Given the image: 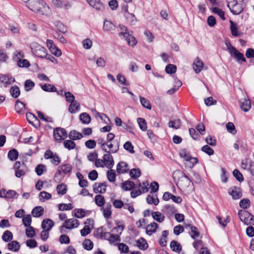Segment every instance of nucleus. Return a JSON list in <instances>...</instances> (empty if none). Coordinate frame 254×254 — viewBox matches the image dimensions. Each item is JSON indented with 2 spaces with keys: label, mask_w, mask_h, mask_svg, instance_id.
Instances as JSON below:
<instances>
[{
  "label": "nucleus",
  "mask_w": 254,
  "mask_h": 254,
  "mask_svg": "<svg viewBox=\"0 0 254 254\" xmlns=\"http://www.w3.org/2000/svg\"><path fill=\"white\" fill-rule=\"evenodd\" d=\"M27 6L33 11L49 16L51 12L50 7L43 0H28Z\"/></svg>",
  "instance_id": "1"
},
{
  "label": "nucleus",
  "mask_w": 254,
  "mask_h": 254,
  "mask_svg": "<svg viewBox=\"0 0 254 254\" xmlns=\"http://www.w3.org/2000/svg\"><path fill=\"white\" fill-rule=\"evenodd\" d=\"M57 190L58 194L64 195L66 192V186L64 184L59 185L57 187Z\"/></svg>",
  "instance_id": "52"
},
{
  "label": "nucleus",
  "mask_w": 254,
  "mask_h": 254,
  "mask_svg": "<svg viewBox=\"0 0 254 254\" xmlns=\"http://www.w3.org/2000/svg\"><path fill=\"white\" fill-rule=\"evenodd\" d=\"M146 201L148 204H154L157 205L159 203V200L157 195L149 194L146 198Z\"/></svg>",
  "instance_id": "35"
},
{
  "label": "nucleus",
  "mask_w": 254,
  "mask_h": 254,
  "mask_svg": "<svg viewBox=\"0 0 254 254\" xmlns=\"http://www.w3.org/2000/svg\"><path fill=\"white\" fill-rule=\"evenodd\" d=\"M137 123L140 128L143 130L145 131L147 129V125L145 120L143 118H139L137 119Z\"/></svg>",
  "instance_id": "55"
},
{
  "label": "nucleus",
  "mask_w": 254,
  "mask_h": 254,
  "mask_svg": "<svg viewBox=\"0 0 254 254\" xmlns=\"http://www.w3.org/2000/svg\"><path fill=\"white\" fill-rule=\"evenodd\" d=\"M86 1L91 6L97 10H102L104 9V5L100 0H86Z\"/></svg>",
  "instance_id": "19"
},
{
  "label": "nucleus",
  "mask_w": 254,
  "mask_h": 254,
  "mask_svg": "<svg viewBox=\"0 0 254 254\" xmlns=\"http://www.w3.org/2000/svg\"><path fill=\"white\" fill-rule=\"evenodd\" d=\"M111 153H107L103 155V159L105 166L108 169H111L114 164V161Z\"/></svg>",
  "instance_id": "15"
},
{
  "label": "nucleus",
  "mask_w": 254,
  "mask_h": 254,
  "mask_svg": "<svg viewBox=\"0 0 254 254\" xmlns=\"http://www.w3.org/2000/svg\"><path fill=\"white\" fill-rule=\"evenodd\" d=\"M64 145L65 148L71 150L75 147V143L71 140H65L64 141Z\"/></svg>",
  "instance_id": "53"
},
{
  "label": "nucleus",
  "mask_w": 254,
  "mask_h": 254,
  "mask_svg": "<svg viewBox=\"0 0 254 254\" xmlns=\"http://www.w3.org/2000/svg\"><path fill=\"white\" fill-rule=\"evenodd\" d=\"M230 29L232 35L235 37L241 36L242 33L239 30L237 24L231 20L230 21Z\"/></svg>",
  "instance_id": "21"
},
{
  "label": "nucleus",
  "mask_w": 254,
  "mask_h": 254,
  "mask_svg": "<svg viewBox=\"0 0 254 254\" xmlns=\"http://www.w3.org/2000/svg\"><path fill=\"white\" fill-rule=\"evenodd\" d=\"M129 174L132 179H136L141 175V172L139 169H132L130 171Z\"/></svg>",
  "instance_id": "60"
},
{
  "label": "nucleus",
  "mask_w": 254,
  "mask_h": 254,
  "mask_svg": "<svg viewBox=\"0 0 254 254\" xmlns=\"http://www.w3.org/2000/svg\"><path fill=\"white\" fill-rule=\"evenodd\" d=\"M122 10L124 11V15L128 23L130 25H134L136 22V18L133 13H130L128 10L127 4L122 6Z\"/></svg>",
  "instance_id": "8"
},
{
  "label": "nucleus",
  "mask_w": 254,
  "mask_h": 254,
  "mask_svg": "<svg viewBox=\"0 0 254 254\" xmlns=\"http://www.w3.org/2000/svg\"><path fill=\"white\" fill-rule=\"evenodd\" d=\"M41 88L42 90L46 92H57L56 87L50 84H45L41 86Z\"/></svg>",
  "instance_id": "43"
},
{
  "label": "nucleus",
  "mask_w": 254,
  "mask_h": 254,
  "mask_svg": "<svg viewBox=\"0 0 254 254\" xmlns=\"http://www.w3.org/2000/svg\"><path fill=\"white\" fill-rule=\"evenodd\" d=\"M11 96L14 98H17L20 95V90L18 86H12L10 90Z\"/></svg>",
  "instance_id": "45"
},
{
  "label": "nucleus",
  "mask_w": 254,
  "mask_h": 254,
  "mask_svg": "<svg viewBox=\"0 0 254 254\" xmlns=\"http://www.w3.org/2000/svg\"><path fill=\"white\" fill-rule=\"evenodd\" d=\"M106 183H95L93 186V190L95 193H103L106 191Z\"/></svg>",
  "instance_id": "18"
},
{
  "label": "nucleus",
  "mask_w": 254,
  "mask_h": 254,
  "mask_svg": "<svg viewBox=\"0 0 254 254\" xmlns=\"http://www.w3.org/2000/svg\"><path fill=\"white\" fill-rule=\"evenodd\" d=\"M92 45L93 42L92 40L89 38H86L82 41L83 47L85 49H90L92 47Z\"/></svg>",
  "instance_id": "63"
},
{
  "label": "nucleus",
  "mask_w": 254,
  "mask_h": 254,
  "mask_svg": "<svg viewBox=\"0 0 254 254\" xmlns=\"http://www.w3.org/2000/svg\"><path fill=\"white\" fill-rule=\"evenodd\" d=\"M74 211L75 212L74 214V216L78 218H83L86 214H89L90 213V211L85 210L82 208L75 209Z\"/></svg>",
  "instance_id": "25"
},
{
  "label": "nucleus",
  "mask_w": 254,
  "mask_h": 254,
  "mask_svg": "<svg viewBox=\"0 0 254 254\" xmlns=\"http://www.w3.org/2000/svg\"><path fill=\"white\" fill-rule=\"evenodd\" d=\"M111 205L109 203L107 204L105 207L101 208V210L103 211L104 217L108 219L111 215Z\"/></svg>",
  "instance_id": "27"
},
{
  "label": "nucleus",
  "mask_w": 254,
  "mask_h": 254,
  "mask_svg": "<svg viewBox=\"0 0 254 254\" xmlns=\"http://www.w3.org/2000/svg\"><path fill=\"white\" fill-rule=\"evenodd\" d=\"M107 176L109 182L114 183L116 181V175L115 170L110 169L107 171Z\"/></svg>",
  "instance_id": "40"
},
{
  "label": "nucleus",
  "mask_w": 254,
  "mask_h": 254,
  "mask_svg": "<svg viewBox=\"0 0 254 254\" xmlns=\"http://www.w3.org/2000/svg\"><path fill=\"white\" fill-rule=\"evenodd\" d=\"M12 234L10 231L8 230L5 231L2 236V240L5 242H9L12 240Z\"/></svg>",
  "instance_id": "42"
},
{
  "label": "nucleus",
  "mask_w": 254,
  "mask_h": 254,
  "mask_svg": "<svg viewBox=\"0 0 254 254\" xmlns=\"http://www.w3.org/2000/svg\"><path fill=\"white\" fill-rule=\"evenodd\" d=\"M238 215L241 221L245 224L248 225L250 224V218H253V215L245 210H241L238 212Z\"/></svg>",
  "instance_id": "12"
},
{
  "label": "nucleus",
  "mask_w": 254,
  "mask_h": 254,
  "mask_svg": "<svg viewBox=\"0 0 254 254\" xmlns=\"http://www.w3.org/2000/svg\"><path fill=\"white\" fill-rule=\"evenodd\" d=\"M45 158L46 159H51V162L54 165L57 166L61 162L60 158L56 153H54L51 150H47L45 153Z\"/></svg>",
  "instance_id": "10"
},
{
  "label": "nucleus",
  "mask_w": 254,
  "mask_h": 254,
  "mask_svg": "<svg viewBox=\"0 0 254 254\" xmlns=\"http://www.w3.org/2000/svg\"><path fill=\"white\" fill-rule=\"evenodd\" d=\"M79 104L76 101H75L72 103H70V104L69 106L68 111L70 113L73 114L75 113L76 111H79Z\"/></svg>",
  "instance_id": "30"
},
{
  "label": "nucleus",
  "mask_w": 254,
  "mask_h": 254,
  "mask_svg": "<svg viewBox=\"0 0 254 254\" xmlns=\"http://www.w3.org/2000/svg\"><path fill=\"white\" fill-rule=\"evenodd\" d=\"M203 64L198 58H196L193 64V68L195 73H198L202 70Z\"/></svg>",
  "instance_id": "20"
},
{
  "label": "nucleus",
  "mask_w": 254,
  "mask_h": 254,
  "mask_svg": "<svg viewBox=\"0 0 254 254\" xmlns=\"http://www.w3.org/2000/svg\"><path fill=\"white\" fill-rule=\"evenodd\" d=\"M72 208L73 206L71 203H61L58 206V208L60 211L69 210Z\"/></svg>",
  "instance_id": "54"
},
{
  "label": "nucleus",
  "mask_w": 254,
  "mask_h": 254,
  "mask_svg": "<svg viewBox=\"0 0 254 254\" xmlns=\"http://www.w3.org/2000/svg\"><path fill=\"white\" fill-rule=\"evenodd\" d=\"M71 169L72 167L69 164H65L61 165L55 175V180L56 182H60L62 178L61 173L62 172L64 174L69 173L71 172Z\"/></svg>",
  "instance_id": "5"
},
{
  "label": "nucleus",
  "mask_w": 254,
  "mask_h": 254,
  "mask_svg": "<svg viewBox=\"0 0 254 254\" xmlns=\"http://www.w3.org/2000/svg\"><path fill=\"white\" fill-rule=\"evenodd\" d=\"M240 107L241 109L244 112H248L251 107V102L246 98L242 99L240 101Z\"/></svg>",
  "instance_id": "22"
},
{
  "label": "nucleus",
  "mask_w": 254,
  "mask_h": 254,
  "mask_svg": "<svg viewBox=\"0 0 254 254\" xmlns=\"http://www.w3.org/2000/svg\"><path fill=\"white\" fill-rule=\"evenodd\" d=\"M14 168L15 169V175L17 178L24 176L28 171L26 165L24 163H21L19 161H16L15 163Z\"/></svg>",
  "instance_id": "6"
},
{
  "label": "nucleus",
  "mask_w": 254,
  "mask_h": 254,
  "mask_svg": "<svg viewBox=\"0 0 254 254\" xmlns=\"http://www.w3.org/2000/svg\"><path fill=\"white\" fill-rule=\"evenodd\" d=\"M233 175L234 177L236 179L237 181L240 182H242L244 181V177L243 175L241 173L238 169H235L233 172Z\"/></svg>",
  "instance_id": "58"
},
{
  "label": "nucleus",
  "mask_w": 254,
  "mask_h": 254,
  "mask_svg": "<svg viewBox=\"0 0 254 254\" xmlns=\"http://www.w3.org/2000/svg\"><path fill=\"white\" fill-rule=\"evenodd\" d=\"M32 53L37 57L44 58L46 56V50L36 42H32L30 44Z\"/></svg>",
  "instance_id": "4"
},
{
  "label": "nucleus",
  "mask_w": 254,
  "mask_h": 254,
  "mask_svg": "<svg viewBox=\"0 0 254 254\" xmlns=\"http://www.w3.org/2000/svg\"><path fill=\"white\" fill-rule=\"evenodd\" d=\"M177 67L175 65L172 64H168L165 68V71L167 73L172 74L176 72Z\"/></svg>",
  "instance_id": "59"
},
{
  "label": "nucleus",
  "mask_w": 254,
  "mask_h": 254,
  "mask_svg": "<svg viewBox=\"0 0 254 254\" xmlns=\"http://www.w3.org/2000/svg\"><path fill=\"white\" fill-rule=\"evenodd\" d=\"M68 136L71 140H77L83 137V135L81 133L73 130L69 132Z\"/></svg>",
  "instance_id": "34"
},
{
  "label": "nucleus",
  "mask_w": 254,
  "mask_h": 254,
  "mask_svg": "<svg viewBox=\"0 0 254 254\" xmlns=\"http://www.w3.org/2000/svg\"><path fill=\"white\" fill-rule=\"evenodd\" d=\"M38 117L39 119L46 122H52V118L49 117H46L41 111H37Z\"/></svg>",
  "instance_id": "57"
},
{
  "label": "nucleus",
  "mask_w": 254,
  "mask_h": 254,
  "mask_svg": "<svg viewBox=\"0 0 254 254\" xmlns=\"http://www.w3.org/2000/svg\"><path fill=\"white\" fill-rule=\"evenodd\" d=\"M97 232L98 234L99 235L100 238L107 240H108L109 236H110V233L109 232H104L103 228L102 227L97 229Z\"/></svg>",
  "instance_id": "44"
},
{
  "label": "nucleus",
  "mask_w": 254,
  "mask_h": 254,
  "mask_svg": "<svg viewBox=\"0 0 254 254\" xmlns=\"http://www.w3.org/2000/svg\"><path fill=\"white\" fill-rule=\"evenodd\" d=\"M151 214L153 219L159 223L164 220V215L160 212H152Z\"/></svg>",
  "instance_id": "36"
},
{
  "label": "nucleus",
  "mask_w": 254,
  "mask_h": 254,
  "mask_svg": "<svg viewBox=\"0 0 254 254\" xmlns=\"http://www.w3.org/2000/svg\"><path fill=\"white\" fill-rule=\"evenodd\" d=\"M180 177L177 185L181 189L186 190L191 185H193L190 178L183 172H180Z\"/></svg>",
  "instance_id": "2"
},
{
  "label": "nucleus",
  "mask_w": 254,
  "mask_h": 254,
  "mask_svg": "<svg viewBox=\"0 0 254 254\" xmlns=\"http://www.w3.org/2000/svg\"><path fill=\"white\" fill-rule=\"evenodd\" d=\"M119 35L122 38H126L128 44L131 46H134L137 43L136 39L128 32H120Z\"/></svg>",
  "instance_id": "13"
},
{
  "label": "nucleus",
  "mask_w": 254,
  "mask_h": 254,
  "mask_svg": "<svg viewBox=\"0 0 254 254\" xmlns=\"http://www.w3.org/2000/svg\"><path fill=\"white\" fill-rule=\"evenodd\" d=\"M135 187L134 182L131 181H125L122 184V188L126 191L130 190Z\"/></svg>",
  "instance_id": "33"
},
{
  "label": "nucleus",
  "mask_w": 254,
  "mask_h": 254,
  "mask_svg": "<svg viewBox=\"0 0 254 254\" xmlns=\"http://www.w3.org/2000/svg\"><path fill=\"white\" fill-rule=\"evenodd\" d=\"M105 149L106 151H104L106 153H117L120 147L119 142L118 141H107L106 143Z\"/></svg>",
  "instance_id": "7"
},
{
  "label": "nucleus",
  "mask_w": 254,
  "mask_h": 254,
  "mask_svg": "<svg viewBox=\"0 0 254 254\" xmlns=\"http://www.w3.org/2000/svg\"><path fill=\"white\" fill-rule=\"evenodd\" d=\"M226 127L227 130L230 133L235 134L237 132V130L233 123L229 122L226 124Z\"/></svg>",
  "instance_id": "64"
},
{
  "label": "nucleus",
  "mask_w": 254,
  "mask_h": 254,
  "mask_svg": "<svg viewBox=\"0 0 254 254\" xmlns=\"http://www.w3.org/2000/svg\"><path fill=\"white\" fill-rule=\"evenodd\" d=\"M15 109L17 113H21L25 109V104L18 100L16 101Z\"/></svg>",
  "instance_id": "48"
},
{
  "label": "nucleus",
  "mask_w": 254,
  "mask_h": 254,
  "mask_svg": "<svg viewBox=\"0 0 254 254\" xmlns=\"http://www.w3.org/2000/svg\"><path fill=\"white\" fill-rule=\"evenodd\" d=\"M95 202L98 206H102L105 203V199L103 195L98 194L95 197Z\"/></svg>",
  "instance_id": "46"
},
{
  "label": "nucleus",
  "mask_w": 254,
  "mask_h": 254,
  "mask_svg": "<svg viewBox=\"0 0 254 254\" xmlns=\"http://www.w3.org/2000/svg\"><path fill=\"white\" fill-rule=\"evenodd\" d=\"M136 245L141 250H145L148 247L146 241L142 238L139 239L137 241Z\"/></svg>",
  "instance_id": "29"
},
{
  "label": "nucleus",
  "mask_w": 254,
  "mask_h": 254,
  "mask_svg": "<svg viewBox=\"0 0 254 254\" xmlns=\"http://www.w3.org/2000/svg\"><path fill=\"white\" fill-rule=\"evenodd\" d=\"M170 247L173 251L179 253L182 250L181 245L176 241H172L170 244Z\"/></svg>",
  "instance_id": "41"
},
{
  "label": "nucleus",
  "mask_w": 254,
  "mask_h": 254,
  "mask_svg": "<svg viewBox=\"0 0 254 254\" xmlns=\"http://www.w3.org/2000/svg\"><path fill=\"white\" fill-rule=\"evenodd\" d=\"M181 121L180 119H178L173 121H170L168 123V126L170 127H172L175 129H178L181 126Z\"/></svg>",
  "instance_id": "38"
},
{
  "label": "nucleus",
  "mask_w": 254,
  "mask_h": 254,
  "mask_svg": "<svg viewBox=\"0 0 254 254\" xmlns=\"http://www.w3.org/2000/svg\"><path fill=\"white\" fill-rule=\"evenodd\" d=\"M18 156V152L16 149L10 150L8 153V158L12 160H15Z\"/></svg>",
  "instance_id": "51"
},
{
  "label": "nucleus",
  "mask_w": 254,
  "mask_h": 254,
  "mask_svg": "<svg viewBox=\"0 0 254 254\" xmlns=\"http://www.w3.org/2000/svg\"><path fill=\"white\" fill-rule=\"evenodd\" d=\"M22 222L25 227L30 226L32 222V219L30 215H24L22 219Z\"/></svg>",
  "instance_id": "61"
},
{
  "label": "nucleus",
  "mask_w": 254,
  "mask_h": 254,
  "mask_svg": "<svg viewBox=\"0 0 254 254\" xmlns=\"http://www.w3.org/2000/svg\"><path fill=\"white\" fill-rule=\"evenodd\" d=\"M158 227V225L155 222H153L149 224L146 228V232L149 235H152L154 233Z\"/></svg>",
  "instance_id": "32"
},
{
  "label": "nucleus",
  "mask_w": 254,
  "mask_h": 254,
  "mask_svg": "<svg viewBox=\"0 0 254 254\" xmlns=\"http://www.w3.org/2000/svg\"><path fill=\"white\" fill-rule=\"evenodd\" d=\"M115 28V26L111 21L105 20L103 25V30L104 31H109L112 30H114Z\"/></svg>",
  "instance_id": "39"
},
{
  "label": "nucleus",
  "mask_w": 254,
  "mask_h": 254,
  "mask_svg": "<svg viewBox=\"0 0 254 254\" xmlns=\"http://www.w3.org/2000/svg\"><path fill=\"white\" fill-rule=\"evenodd\" d=\"M79 119L82 124L88 125L91 122L90 116L86 113H82L79 115Z\"/></svg>",
  "instance_id": "31"
},
{
  "label": "nucleus",
  "mask_w": 254,
  "mask_h": 254,
  "mask_svg": "<svg viewBox=\"0 0 254 254\" xmlns=\"http://www.w3.org/2000/svg\"><path fill=\"white\" fill-rule=\"evenodd\" d=\"M185 227L187 228L188 227H190V235L191 237L195 239L196 238H198L199 236V233L198 231L197 228L195 226H191L189 224H185Z\"/></svg>",
  "instance_id": "23"
},
{
  "label": "nucleus",
  "mask_w": 254,
  "mask_h": 254,
  "mask_svg": "<svg viewBox=\"0 0 254 254\" xmlns=\"http://www.w3.org/2000/svg\"><path fill=\"white\" fill-rule=\"evenodd\" d=\"M32 214L34 217H39L44 213V209L42 206H36L32 210Z\"/></svg>",
  "instance_id": "26"
},
{
  "label": "nucleus",
  "mask_w": 254,
  "mask_h": 254,
  "mask_svg": "<svg viewBox=\"0 0 254 254\" xmlns=\"http://www.w3.org/2000/svg\"><path fill=\"white\" fill-rule=\"evenodd\" d=\"M212 12L215 14H217L222 20H225L224 12L221 9L216 7H213L212 8Z\"/></svg>",
  "instance_id": "56"
},
{
  "label": "nucleus",
  "mask_w": 254,
  "mask_h": 254,
  "mask_svg": "<svg viewBox=\"0 0 254 254\" xmlns=\"http://www.w3.org/2000/svg\"><path fill=\"white\" fill-rule=\"evenodd\" d=\"M168 234H169V232L167 230H164V231H162V237L159 241L160 245L161 246L164 247L166 245V243H167L166 238H167V237Z\"/></svg>",
  "instance_id": "47"
},
{
  "label": "nucleus",
  "mask_w": 254,
  "mask_h": 254,
  "mask_svg": "<svg viewBox=\"0 0 254 254\" xmlns=\"http://www.w3.org/2000/svg\"><path fill=\"white\" fill-rule=\"evenodd\" d=\"M226 45L231 55H233L238 61L242 60L243 62H246V59L242 53L237 51L230 43L227 44Z\"/></svg>",
  "instance_id": "9"
},
{
  "label": "nucleus",
  "mask_w": 254,
  "mask_h": 254,
  "mask_svg": "<svg viewBox=\"0 0 254 254\" xmlns=\"http://www.w3.org/2000/svg\"><path fill=\"white\" fill-rule=\"evenodd\" d=\"M52 197V195L45 191H43L39 194V199L41 201H45L46 200L50 199Z\"/></svg>",
  "instance_id": "50"
},
{
  "label": "nucleus",
  "mask_w": 254,
  "mask_h": 254,
  "mask_svg": "<svg viewBox=\"0 0 254 254\" xmlns=\"http://www.w3.org/2000/svg\"><path fill=\"white\" fill-rule=\"evenodd\" d=\"M139 99L140 103L144 108L149 110L151 109V105L147 99L141 96H139Z\"/></svg>",
  "instance_id": "49"
},
{
  "label": "nucleus",
  "mask_w": 254,
  "mask_h": 254,
  "mask_svg": "<svg viewBox=\"0 0 254 254\" xmlns=\"http://www.w3.org/2000/svg\"><path fill=\"white\" fill-rule=\"evenodd\" d=\"M54 137L57 141H62L67 137L66 130L61 127H57L54 130Z\"/></svg>",
  "instance_id": "11"
},
{
  "label": "nucleus",
  "mask_w": 254,
  "mask_h": 254,
  "mask_svg": "<svg viewBox=\"0 0 254 254\" xmlns=\"http://www.w3.org/2000/svg\"><path fill=\"white\" fill-rule=\"evenodd\" d=\"M53 221L50 219H44L42 223V228L50 231L54 226Z\"/></svg>",
  "instance_id": "24"
},
{
  "label": "nucleus",
  "mask_w": 254,
  "mask_h": 254,
  "mask_svg": "<svg viewBox=\"0 0 254 254\" xmlns=\"http://www.w3.org/2000/svg\"><path fill=\"white\" fill-rule=\"evenodd\" d=\"M241 166L245 170H249L251 174L254 176V162L248 159L243 160Z\"/></svg>",
  "instance_id": "14"
},
{
  "label": "nucleus",
  "mask_w": 254,
  "mask_h": 254,
  "mask_svg": "<svg viewBox=\"0 0 254 254\" xmlns=\"http://www.w3.org/2000/svg\"><path fill=\"white\" fill-rule=\"evenodd\" d=\"M227 1L228 7L234 14L237 15L243 11L245 5L243 3L235 2L232 0Z\"/></svg>",
  "instance_id": "3"
},
{
  "label": "nucleus",
  "mask_w": 254,
  "mask_h": 254,
  "mask_svg": "<svg viewBox=\"0 0 254 254\" xmlns=\"http://www.w3.org/2000/svg\"><path fill=\"white\" fill-rule=\"evenodd\" d=\"M64 223L66 226L67 229L77 228L79 224L78 220L74 218L66 219Z\"/></svg>",
  "instance_id": "17"
},
{
  "label": "nucleus",
  "mask_w": 254,
  "mask_h": 254,
  "mask_svg": "<svg viewBox=\"0 0 254 254\" xmlns=\"http://www.w3.org/2000/svg\"><path fill=\"white\" fill-rule=\"evenodd\" d=\"M117 171L119 174H123L127 171V164L124 162H120L117 166Z\"/></svg>",
  "instance_id": "28"
},
{
  "label": "nucleus",
  "mask_w": 254,
  "mask_h": 254,
  "mask_svg": "<svg viewBox=\"0 0 254 254\" xmlns=\"http://www.w3.org/2000/svg\"><path fill=\"white\" fill-rule=\"evenodd\" d=\"M7 248L9 250L17 252L20 248V245L15 241H13L7 245Z\"/></svg>",
  "instance_id": "37"
},
{
  "label": "nucleus",
  "mask_w": 254,
  "mask_h": 254,
  "mask_svg": "<svg viewBox=\"0 0 254 254\" xmlns=\"http://www.w3.org/2000/svg\"><path fill=\"white\" fill-rule=\"evenodd\" d=\"M83 246L85 250L89 251L92 249L93 244L89 239H86L83 243Z\"/></svg>",
  "instance_id": "62"
},
{
  "label": "nucleus",
  "mask_w": 254,
  "mask_h": 254,
  "mask_svg": "<svg viewBox=\"0 0 254 254\" xmlns=\"http://www.w3.org/2000/svg\"><path fill=\"white\" fill-rule=\"evenodd\" d=\"M229 193L232 195L233 198L234 199H238L242 196L241 189L236 187L230 188L229 190Z\"/></svg>",
  "instance_id": "16"
}]
</instances>
